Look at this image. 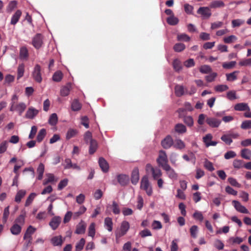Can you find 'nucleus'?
Masks as SVG:
<instances>
[{"label": "nucleus", "instance_id": "62", "mask_svg": "<svg viewBox=\"0 0 251 251\" xmlns=\"http://www.w3.org/2000/svg\"><path fill=\"white\" fill-rule=\"evenodd\" d=\"M152 176L154 179L159 178L162 176V173L160 169L156 168L152 172Z\"/></svg>", "mask_w": 251, "mask_h": 251}, {"label": "nucleus", "instance_id": "20", "mask_svg": "<svg viewBox=\"0 0 251 251\" xmlns=\"http://www.w3.org/2000/svg\"><path fill=\"white\" fill-rule=\"evenodd\" d=\"M50 242L54 246H61L63 243L62 236H54L51 239Z\"/></svg>", "mask_w": 251, "mask_h": 251}, {"label": "nucleus", "instance_id": "17", "mask_svg": "<svg viewBox=\"0 0 251 251\" xmlns=\"http://www.w3.org/2000/svg\"><path fill=\"white\" fill-rule=\"evenodd\" d=\"M100 167L103 172H107L109 169V165L107 161L102 157H100L99 160Z\"/></svg>", "mask_w": 251, "mask_h": 251}, {"label": "nucleus", "instance_id": "57", "mask_svg": "<svg viewBox=\"0 0 251 251\" xmlns=\"http://www.w3.org/2000/svg\"><path fill=\"white\" fill-rule=\"evenodd\" d=\"M85 243V239L84 238H81L75 246L76 251H79L82 250L83 248Z\"/></svg>", "mask_w": 251, "mask_h": 251}, {"label": "nucleus", "instance_id": "16", "mask_svg": "<svg viewBox=\"0 0 251 251\" xmlns=\"http://www.w3.org/2000/svg\"><path fill=\"white\" fill-rule=\"evenodd\" d=\"M235 110L242 111H250V108L248 104L246 103L241 102L236 104L234 106Z\"/></svg>", "mask_w": 251, "mask_h": 251}, {"label": "nucleus", "instance_id": "47", "mask_svg": "<svg viewBox=\"0 0 251 251\" xmlns=\"http://www.w3.org/2000/svg\"><path fill=\"white\" fill-rule=\"evenodd\" d=\"M224 5V2L221 0H214L211 2L210 4V7L211 8H218L223 7Z\"/></svg>", "mask_w": 251, "mask_h": 251}, {"label": "nucleus", "instance_id": "26", "mask_svg": "<svg viewBox=\"0 0 251 251\" xmlns=\"http://www.w3.org/2000/svg\"><path fill=\"white\" fill-rule=\"evenodd\" d=\"M163 169L167 172V173L170 178L172 179H176L177 174L176 173L174 170L170 166V165H169L168 168H164Z\"/></svg>", "mask_w": 251, "mask_h": 251}, {"label": "nucleus", "instance_id": "13", "mask_svg": "<svg viewBox=\"0 0 251 251\" xmlns=\"http://www.w3.org/2000/svg\"><path fill=\"white\" fill-rule=\"evenodd\" d=\"M139 180V171L137 168H135L132 172L131 174V182L133 184L136 185L138 182Z\"/></svg>", "mask_w": 251, "mask_h": 251}, {"label": "nucleus", "instance_id": "63", "mask_svg": "<svg viewBox=\"0 0 251 251\" xmlns=\"http://www.w3.org/2000/svg\"><path fill=\"white\" fill-rule=\"evenodd\" d=\"M204 167L209 171H213L214 170L213 164L207 159H206L204 162Z\"/></svg>", "mask_w": 251, "mask_h": 251}, {"label": "nucleus", "instance_id": "33", "mask_svg": "<svg viewBox=\"0 0 251 251\" xmlns=\"http://www.w3.org/2000/svg\"><path fill=\"white\" fill-rule=\"evenodd\" d=\"M190 37L185 33L178 34L177 40L179 41L188 42L190 40Z\"/></svg>", "mask_w": 251, "mask_h": 251}, {"label": "nucleus", "instance_id": "46", "mask_svg": "<svg viewBox=\"0 0 251 251\" xmlns=\"http://www.w3.org/2000/svg\"><path fill=\"white\" fill-rule=\"evenodd\" d=\"M174 146L176 149H182L185 147V144L182 140L176 139L175 141Z\"/></svg>", "mask_w": 251, "mask_h": 251}, {"label": "nucleus", "instance_id": "10", "mask_svg": "<svg viewBox=\"0 0 251 251\" xmlns=\"http://www.w3.org/2000/svg\"><path fill=\"white\" fill-rule=\"evenodd\" d=\"M207 124L212 127H218L221 124V121L215 118H207L206 119Z\"/></svg>", "mask_w": 251, "mask_h": 251}, {"label": "nucleus", "instance_id": "30", "mask_svg": "<svg viewBox=\"0 0 251 251\" xmlns=\"http://www.w3.org/2000/svg\"><path fill=\"white\" fill-rule=\"evenodd\" d=\"M241 156L246 159H250L251 158V151L248 149H244L241 151Z\"/></svg>", "mask_w": 251, "mask_h": 251}, {"label": "nucleus", "instance_id": "28", "mask_svg": "<svg viewBox=\"0 0 251 251\" xmlns=\"http://www.w3.org/2000/svg\"><path fill=\"white\" fill-rule=\"evenodd\" d=\"M239 73V71H236L231 73L226 74V80L228 81H233L237 79V76Z\"/></svg>", "mask_w": 251, "mask_h": 251}, {"label": "nucleus", "instance_id": "61", "mask_svg": "<svg viewBox=\"0 0 251 251\" xmlns=\"http://www.w3.org/2000/svg\"><path fill=\"white\" fill-rule=\"evenodd\" d=\"M183 121L189 126H192L194 125V121L191 116L185 117Z\"/></svg>", "mask_w": 251, "mask_h": 251}, {"label": "nucleus", "instance_id": "15", "mask_svg": "<svg viewBox=\"0 0 251 251\" xmlns=\"http://www.w3.org/2000/svg\"><path fill=\"white\" fill-rule=\"evenodd\" d=\"M61 218L59 216L53 217L49 223V225L53 230L56 229L60 225Z\"/></svg>", "mask_w": 251, "mask_h": 251}, {"label": "nucleus", "instance_id": "7", "mask_svg": "<svg viewBox=\"0 0 251 251\" xmlns=\"http://www.w3.org/2000/svg\"><path fill=\"white\" fill-rule=\"evenodd\" d=\"M43 36L41 34H37L32 41V44L36 49H40L43 44Z\"/></svg>", "mask_w": 251, "mask_h": 251}, {"label": "nucleus", "instance_id": "5", "mask_svg": "<svg viewBox=\"0 0 251 251\" xmlns=\"http://www.w3.org/2000/svg\"><path fill=\"white\" fill-rule=\"evenodd\" d=\"M32 76L34 80L38 82L41 83L42 81V77L41 74V67L39 64H36L32 72Z\"/></svg>", "mask_w": 251, "mask_h": 251}, {"label": "nucleus", "instance_id": "43", "mask_svg": "<svg viewBox=\"0 0 251 251\" xmlns=\"http://www.w3.org/2000/svg\"><path fill=\"white\" fill-rule=\"evenodd\" d=\"M63 77V74L61 71L56 72L52 76V79L56 82L61 81Z\"/></svg>", "mask_w": 251, "mask_h": 251}, {"label": "nucleus", "instance_id": "2", "mask_svg": "<svg viewBox=\"0 0 251 251\" xmlns=\"http://www.w3.org/2000/svg\"><path fill=\"white\" fill-rule=\"evenodd\" d=\"M140 189L145 191L149 196L152 194V186L147 176H144L142 177L140 182Z\"/></svg>", "mask_w": 251, "mask_h": 251}, {"label": "nucleus", "instance_id": "22", "mask_svg": "<svg viewBox=\"0 0 251 251\" xmlns=\"http://www.w3.org/2000/svg\"><path fill=\"white\" fill-rule=\"evenodd\" d=\"M22 230V226L17 224H14L10 228V231L13 235L19 234Z\"/></svg>", "mask_w": 251, "mask_h": 251}, {"label": "nucleus", "instance_id": "56", "mask_svg": "<svg viewBox=\"0 0 251 251\" xmlns=\"http://www.w3.org/2000/svg\"><path fill=\"white\" fill-rule=\"evenodd\" d=\"M36 196V194L35 193H31L29 196L27 198L25 203V206H27L29 205L33 201L34 199Z\"/></svg>", "mask_w": 251, "mask_h": 251}, {"label": "nucleus", "instance_id": "9", "mask_svg": "<svg viewBox=\"0 0 251 251\" xmlns=\"http://www.w3.org/2000/svg\"><path fill=\"white\" fill-rule=\"evenodd\" d=\"M39 110L33 107H30L28 108L25 115V117L27 119H33L38 114Z\"/></svg>", "mask_w": 251, "mask_h": 251}, {"label": "nucleus", "instance_id": "60", "mask_svg": "<svg viewBox=\"0 0 251 251\" xmlns=\"http://www.w3.org/2000/svg\"><path fill=\"white\" fill-rule=\"evenodd\" d=\"M200 71L202 74H207L211 71V68L209 66L204 65L200 67Z\"/></svg>", "mask_w": 251, "mask_h": 251}, {"label": "nucleus", "instance_id": "12", "mask_svg": "<svg viewBox=\"0 0 251 251\" xmlns=\"http://www.w3.org/2000/svg\"><path fill=\"white\" fill-rule=\"evenodd\" d=\"M36 230V228L32 226H29L26 229L24 235V239H32V235Z\"/></svg>", "mask_w": 251, "mask_h": 251}, {"label": "nucleus", "instance_id": "19", "mask_svg": "<svg viewBox=\"0 0 251 251\" xmlns=\"http://www.w3.org/2000/svg\"><path fill=\"white\" fill-rule=\"evenodd\" d=\"M175 89L176 95L178 97H180L187 93L184 86L181 85H176Z\"/></svg>", "mask_w": 251, "mask_h": 251}, {"label": "nucleus", "instance_id": "39", "mask_svg": "<svg viewBox=\"0 0 251 251\" xmlns=\"http://www.w3.org/2000/svg\"><path fill=\"white\" fill-rule=\"evenodd\" d=\"M58 121V117L56 113L52 114L49 119V123L51 126H55Z\"/></svg>", "mask_w": 251, "mask_h": 251}, {"label": "nucleus", "instance_id": "29", "mask_svg": "<svg viewBox=\"0 0 251 251\" xmlns=\"http://www.w3.org/2000/svg\"><path fill=\"white\" fill-rule=\"evenodd\" d=\"M71 86L70 84H68L66 86H63L60 90V95L63 97H65L69 94Z\"/></svg>", "mask_w": 251, "mask_h": 251}, {"label": "nucleus", "instance_id": "8", "mask_svg": "<svg viewBox=\"0 0 251 251\" xmlns=\"http://www.w3.org/2000/svg\"><path fill=\"white\" fill-rule=\"evenodd\" d=\"M197 13L200 14L203 19H208L211 15V10L208 7H201L199 8Z\"/></svg>", "mask_w": 251, "mask_h": 251}, {"label": "nucleus", "instance_id": "35", "mask_svg": "<svg viewBox=\"0 0 251 251\" xmlns=\"http://www.w3.org/2000/svg\"><path fill=\"white\" fill-rule=\"evenodd\" d=\"M86 211V208L84 206H81L79 210L77 212H75L73 215V218L75 219H76L78 218L81 215L83 214Z\"/></svg>", "mask_w": 251, "mask_h": 251}, {"label": "nucleus", "instance_id": "37", "mask_svg": "<svg viewBox=\"0 0 251 251\" xmlns=\"http://www.w3.org/2000/svg\"><path fill=\"white\" fill-rule=\"evenodd\" d=\"M45 167L43 163H40L37 168V172L38 174V179L41 180L43 178Z\"/></svg>", "mask_w": 251, "mask_h": 251}, {"label": "nucleus", "instance_id": "51", "mask_svg": "<svg viewBox=\"0 0 251 251\" xmlns=\"http://www.w3.org/2000/svg\"><path fill=\"white\" fill-rule=\"evenodd\" d=\"M228 89V86L225 84L218 85L214 87L215 90L218 92H222L227 90Z\"/></svg>", "mask_w": 251, "mask_h": 251}, {"label": "nucleus", "instance_id": "18", "mask_svg": "<svg viewBox=\"0 0 251 251\" xmlns=\"http://www.w3.org/2000/svg\"><path fill=\"white\" fill-rule=\"evenodd\" d=\"M26 212L25 211H22V213L19 215L15 221V223L21 226H23L25 223V217Z\"/></svg>", "mask_w": 251, "mask_h": 251}, {"label": "nucleus", "instance_id": "54", "mask_svg": "<svg viewBox=\"0 0 251 251\" xmlns=\"http://www.w3.org/2000/svg\"><path fill=\"white\" fill-rule=\"evenodd\" d=\"M77 133V131L76 129H69L66 134V138L67 139H70L71 138L75 136Z\"/></svg>", "mask_w": 251, "mask_h": 251}, {"label": "nucleus", "instance_id": "40", "mask_svg": "<svg viewBox=\"0 0 251 251\" xmlns=\"http://www.w3.org/2000/svg\"><path fill=\"white\" fill-rule=\"evenodd\" d=\"M173 49L176 52H180L185 49V46L183 43H178L174 45Z\"/></svg>", "mask_w": 251, "mask_h": 251}, {"label": "nucleus", "instance_id": "3", "mask_svg": "<svg viewBox=\"0 0 251 251\" xmlns=\"http://www.w3.org/2000/svg\"><path fill=\"white\" fill-rule=\"evenodd\" d=\"M129 224L126 221H123L121 223L120 228L116 231L115 235L116 238H120L125 235L129 229Z\"/></svg>", "mask_w": 251, "mask_h": 251}, {"label": "nucleus", "instance_id": "14", "mask_svg": "<svg viewBox=\"0 0 251 251\" xmlns=\"http://www.w3.org/2000/svg\"><path fill=\"white\" fill-rule=\"evenodd\" d=\"M86 225L85 222L81 220L76 226L75 233L78 234H83L85 232Z\"/></svg>", "mask_w": 251, "mask_h": 251}, {"label": "nucleus", "instance_id": "24", "mask_svg": "<svg viewBox=\"0 0 251 251\" xmlns=\"http://www.w3.org/2000/svg\"><path fill=\"white\" fill-rule=\"evenodd\" d=\"M129 180L128 176L125 175H119L118 177V181L119 183L123 185H126L127 184Z\"/></svg>", "mask_w": 251, "mask_h": 251}, {"label": "nucleus", "instance_id": "58", "mask_svg": "<svg viewBox=\"0 0 251 251\" xmlns=\"http://www.w3.org/2000/svg\"><path fill=\"white\" fill-rule=\"evenodd\" d=\"M81 104L77 100L73 101L72 104V109L73 111H78L81 108Z\"/></svg>", "mask_w": 251, "mask_h": 251}, {"label": "nucleus", "instance_id": "45", "mask_svg": "<svg viewBox=\"0 0 251 251\" xmlns=\"http://www.w3.org/2000/svg\"><path fill=\"white\" fill-rule=\"evenodd\" d=\"M227 181L230 183V184L232 186L236 187L237 188H240L241 186V184L238 182L237 180L233 177H228L227 179Z\"/></svg>", "mask_w": 251, "mask_h": 251}, {"label": "nucleus", "instance_id": "31", "mask_svg": "<svg viewBox=\"0 0 251 251\" xmlns=\"http://www.w3.org/2000/svg\"><path fill=\"white\" fill-rule=\"evenodd\" d=\"M25 72V65L23 63L19 64L17 69V79H19L22 77Z\"/></svg>", "mask_w": 251, "mask_h": 251}, {"label": "nucleus", "instance_id": "27", "mask_svg": "<svg viewBox=\"0 0 251 251\" xmlns=\"http://www.w3.org/2000/svg\"><path fill=\"white\" fill-rule=\"evenodd\" d=\"M26 191L24 190L18 191L15 196V201L17 202H20L22 198L25 195Z\"/></svg>", "mask_w": 251, "mask_h": 251}, {"label": "nucleus", "instance_id": "44", "mask_svg": "<svg viewBox=\"0 0 251 251\" xmlns=\"http://www.w3.org/2000/svg\"><path fill=\"white\" fill-rule=\"evenodd\" d=\"M168 23L172 25H175L178 23V19L176 17H175L174 15H172L168 17L167 19Z\"/></svg>", "mask_w": 251, "mask_h": 251}, {"label": "nucleus", "instance_id": "42", "mask_svg": "<svg viewBox=\"0 0 251 251\" xmlns=\"http://www.w3.org/2000/svg\"><path fill=\"white\" fill-rule=\"evenodd\" d=\"M46 134V130L44 128L41 129L38 132L37 136V141L38 142H41Z\"/></svg>", "mask_w": 251, "mask_h": 251}, {"label": "nucleus", "instance_id": "49", "mask_svg": "<svg viewBox=\"0 0 251 251\" xmlns=\"http://www.w3.org/2000/svg\"><path fill=\"white\" fill-rule=\"evenodd\" d=\"M221 140L227 145H230L232 140L230 138L228 133L224 134L221 138Z\"/></svg>", "mask_w": 251, "mask_h": 251}, {"label": "nucleus", "instance_id": "25", "mask_svg": "<svg viewBox=\"0 0 251 251\" xmlns=\"http://www.w3.org/2000/svg\"><path fill=\"white\" fill-rule=\"evenodd\" d=\"M182 157L186 161H190L193 165L195 164L196 157L193 153L191 152L188 154H184Z\"/></svg>", "mask_w": 251, "mask_h": 251}, {"label": "nucleus", "instance_id": "55", "mask_svg": "<svg viewBox=\"0 0 251 251\" xmlns=\"http://www.w3.org/2000/svg\"><path fill=\"white\" fill-rule=\"evenodd\" d=\"M236 64V61H232L229 62H224L223 63V67L226 69H230L234 67Z\"/></svg>", "mask_w": 251, "mask_h": 251}, {"label": "nucleus", "instance_id": "52", "mask_svg": "<svg viewBox=\"0 0 251 251\" xmlns=\"http://www.w3.org/2000/svg\"><path fill=\"white\" fill-rule=\"evenodd\" d=\"M111 208L112 209V211L115 214H119L120 213V209L118 203L113 201L112 202V204L111 205Z\"/></svg>", "mask_w": 251, "mask_h": 251}, {"label": "nucleus", "instance_id": "64", "mask_svg": "<svg viewBox=\"0 0 251 251\" xmlns=\"http://www.w3.org/2000/svg\"><path fill=\"white\" fill-rule=\"evenodd\" d=\"M241 127L244 129L251 128V121L246 120L243 122L241 124Z\"/></svg>", "mask_w": 251, "mask_h": 251}, {"label": "nucleus", "instance_id": "4", "mask_svg": "<svg viewBox=\"0 0 251 251\" xmlns=\"http://www.w3.org/2000/svg\"><path fill=\"white\" fill-rule=\"evenodd\" d=\"M157 161L159 165L163 168H168V159L166 152L163 151H160L159 153L158 158Z\"/></svg>", "mask_w": 251, "mask_h": 251}, {"label": "nucleus", "instance_id": "6", "mask_svg": "<svg viewBox=\"0 0 251 251\" xmlns=\"http://www.w3.org/2000/svg\"><path fill=\"white\" fill-rule=\"evenodd\" d=\"M232 204L237 211L243 214H248L249 213V210L240 201L233 200L232 201Z\"/></svg>", "mask_w": 251, "mask_h": 251}, {"label": "nucleus", "instance_id": "11", "mask_svg": "<svg viewBox=\"0 0 251 251\" xmlns=\"http://www.w3.org/2000/svg\"><path fill=\"white\" fill-rule=\"evenodd\" d=\"M173 143V140L170 135L167 136L161 142V145L164 149L170 148Z\"/></svg>", "mask_w": 251, "mask_h": 251}, {"label": "nucleus", "instance_id": "38", "mask_svg": "<svg viewBox=\"0 0 251 251\" xmlns=\"http://www.w3.org/2000/svg\"><path fill=\"white\" fill-rule=\"evenodd\" d=\"M174 69L177 72H179L182 70V67L180 61L177 59L174 60L173 62Z\"/></svg>", "mask_w": 251, "mask_h": 251}, {"label": "nucleus", "instance_id": "34", "mask_svg": "<svg viewBox=\"0 0 251 251\" xmlns=\"http://www.w3.org/2000/svg\"><path fill=\"white\" fill-rule=\"evenodd\" d=\"M175 130L179 133H183L186 132V128L183 124H178L175 126Z\"/></svg>", "mask_w": 251, "mask_h": 251}, {"label": "nucleus", "instance_id": "59", "mask_svg": "<svg viewBox=\"0 0 251 251\" xmlns=\"http://www.w3.org/2000/svg\"><path fill=\"white\" fill-rule=\"evenodd\" d=\"M239 65L241 66H251V58L241 60Z\"/></svg>", "mask_w": 251, "mask_h": 251}, {"label": "nucleus", "instance_id": "32", "mask_svg": "<svg viewBox=\"0 0 251 251\" xmlns=\"http://www.w3.org/2000/svg\"><path fill=\"white\" fill-rule=\"evenodd\" d=\"M21 14L22 12L21 11L17 10L11 18V24L12 25H15L19 21Z\"/></svg>", "mask_w": 251, "mask_h": 251}, {"label": "nucleus", "instance_id": "21", "mask_svg": "<svg viewBox=\"0 0 251 251\" xmlns=\"http://www.w3.org/2000/svg\"><path fill=\"white\" fill-rule=\"evenodd\" d=\"M28 57V51L25 47H22L20 50V58L23 60H27Z\"/></svg>", "mask_w": 251, "mask_h": 251}, {"label": "nucleus", "instance_id": "1", "mask_svg": "<svg viewBox=\"0 0 251 251\" xmlns=\"http://www.w3.org/2000/svg\"><path fill=\"white\" fill-rule=\"evenodd\" d=\"M18 100V96L15 94L11 98L10 110L11 111H16L20 115H21L26 109V104L23 102L17 103Z\"/></svg>", "mask_w": 251, "mask_h": 251}, {"label": "nucleus", "instance_id": "48", "mask_svg": "<svg viewBox=\"0 0 251 251\" xmlns=\"http://www.w3.org/2000/svg\"><path fill=\"white\" fill-rule=\"evenodd\" d=\"M90 147H89V153L90 154H93L94 153L97 148V142L95 140L91 141V142H90Z\"/></svg>", "mask_w": 251, "mask_h": 251}, {"label": "nucleus", "instance_id": "23", "mask_svg": "<svg viewBox=\"0 0 251 251\" xmlns=\"http://www.w3.org/2000/svg\"><path fill=\"white\" fill-rule=\"evenodd\" d=\"M104 227L109 231H111L113 229V222L111 218L106 217L104 219Z\"/></svg>", "mask_w": 251, "mask_h": 251}, {"label": "nucleus", "instance_id": "36", "mask_svg": "<svg viewBox=\"0 0 251 251\" xmlns=\"http://www.w3.org/2000/svg\"><path fill=\"white\" fill-rule=\"evenodd\" d=\"M96 224L92 223L88 227V236L94 238L96 233L95 229Z\"/></svg>", "mask_w": 251, "mask_h": 251}, {"label": "nucleus", "instance_id": "50", "mask_svg": "<svg viewBox=\"0 0 251 251\" xmlns=\"http://www.w3.org/2000/svg\"><path fill=\"white\" fill-rule=\"evenodd\" d=\"M8 146V142L7 141H3L0 143V154L5 152Z\"/></svg>", "mask_w": 251, "mask_h": 251}, {"label": "nucleus", "instance_id": "41", "mask_svg": "<svg viewBox=\"0 0 251 251\" xmlns=\"http://www.w3.org/2000/svg\"><path fill=\"white\" fill-rule=\"evenodd\" d=\"M237 39L236 36L232 35L224 38V41L226 44H230L235 42Z\"/></svg>", "mask_w": 251, "mask_h": 251}, {"label": "nucleus", "instance_id": "53", "mask_svg": "<svg viewBox=\"0 0 251 251\" xmlns=\"http://www.w3.org/2000/svg\"><path fill=\"white\" fill-rule=\"evenodd\" d=\"M151 227L154 230L160 229L162 228V225L160 221L154 220L151 224Z\"/></svg>", "mask_w": 251, "mask_h": 251}]
</instances>
